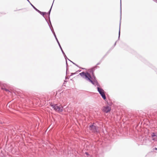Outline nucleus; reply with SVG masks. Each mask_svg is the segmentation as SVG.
Returning a JSON list of instances; mask_svg holds the SVG:
<instances>
[{"label":"nucleus","instance_id":"obj_1","mask_svg":"<svg viewBox=\"0 0 157 157\" xmlns=\"http://www.w3.org/2000/svg\"><path fill=\"white\" fill-rule=\"evenodd\" d=\"M91 74H93V70L92 69L88 71L87 72H82L79 73V75L83 78L86 80L91 82L94 85L95 82L92 80V78L91 76Z\"/></svg>","mask_w":157,"mask_h":157},{"label":"nucleus","instance_id":"obj_2","mask_svg":"<svg viewBox=\"0 0 157 157\" xmlns=\"http://www.w3.org/2000/svg\"><path fill=\"white\" fill-rule=\"evenodd\" d=\"M99 93L102 96L103 99L105 100L106 99V97L105 95V92L104 90L99 87Z\"/></svg>","mask_w":157,"mask_h":157},{"label":"nucleus","instance_id":"obj_3","mask_svg":"<svg viewBox=\"0 0 157 157\" xmlns=\"http://www.w3.org/2000/svg\"><path fill=\"white\" fill-rule=\"evenodd\" d=\"M111 109L110 107L107 105L104 106L103 109V111L104 112L107 113L109 112Z\"/></svg>","mask_w":157,"mask_h":157},{"label":"nucleus","instance_id":"obj_4","mask_svg":"<svg viewBox=\"0 0 157 157\" xmlns=\"http://www.w3.org/2000/svg\"><path fill=\"white\" fill-rule=\"evenodd\" d=\"M89 129L92 132L94 133L97 132L96 127L93 125L90 126Z\"/></svg>","mask_w":157,"mask_h":157},{"label":"nucleus","instance_id":"obj_5","mask_svg":"<svg viewBox=\"0 0 157 157\" xmlns=\"http://www.w3.org/2000/svg\"><path fill=\"white\" fill-rule=\"evenodd\" d=\"M55 110L56 112H60L63 111V107H59V106H56V108H55Z\"/></svg>","mask_w":157,"mask_h":157},{"label":"nucleus","instance_id":"obj_6","mask_svg":"<svg viewBox=\"0 0 157 157\" xmlns=\"http://www.w3.org/2000/svg\"><path fill=\"white\" fill-rule=\"evenodd\" d=\"M54 36L55 37V38H56V41H57L58 44V45H59V47H60V49H61V50L62 51V52L63 54H64V52L63 51V50L62 49V47H61V45H60V44H59V41H58L57 38V37H56V35L55 34V33L54 32Z\"/></svg>","mask_w":157,"mask_h":157},{"label":"nucleus","instance_id":"obj_7","mask_svg":"<svg viewBox=\"0 0 157 157\" xmlns=\"http://www.w3.org/2000/svg\"><path fill=\"white\" fill-rule=\"evenodd\" d=\"M37 12H38L39 13H40L41 15H42L44 18V15L45 14H48V13L46 12H42L40 10L37 11Z\"/></svg>","mask_w":157,"mask_h":157},{"label":"nucleus","instance_id":"obj_8","mask_svg":"<svg viewBox=\"0 0 157 157\" xmlns=\"http://www.w3.org/2000/svg\"><path fill=\"white\" fill-rule=\"evenodd\" d=\"M50 105L51 106H52V108L54 109L55 110V108H56V106H57V105L56 104H53L52 103H51L50 104Z\"/></svg>","mask_w":157,"mask_h":157},{"label":"nucleus","instance_id":"obj_9","mask_svg":"<svg viewBox=\"0 0 157 157\" xmlns=\"http://www.w3.org/2000/svg\"><path fill=\"white\" fill-rule=\"evenodd\" d=\"M30 5H31V6L33 7V8L37 12V11L39 10H38L31 3H30Z\"/></svg>","mask_w":157,"mask_h":157},{"label":"nucleus","instance_id":"obj_10","mask_svg":"<svg viewBox=\"0 0 157 157\" xmlns=\"http://www.w3.org/2000/svg\"><path fill=\"white\" fill-rule=\"evenodd\" d=\"M52 6H51L50 10H49V11L48 13V14H46L47 15H48V17H49V15H50V12H51V9H52Z\"/></svg>","mask_w":157,"mask_h":157},{"label":"nucleus","instance_id":"obj_11","mask_svg":"<svg viewBox=\"0 0 157 157\" xmlns=\"http://www.w3.org/2000/svg\"><path fill=\"white\" fill-rule=\"evenodd\" d=\"M155 136V133H152L151 134V136L152 137H153L154 136Z\"/></svg>","mask_w":157,"mask_h":157},{"label":"nucleus","instance_id":"obj_12","mask_svg":"<svg viewBox=\"0 0 157 157\" xmlns=\"http://www.w3.org/2000/svg\"><path fill=\"white\" fill-rule=\"evenodd\" d=\"M68 60L69 61H70L71 62H72L73 63V64H75V65H76V66H78V65H77L76 64H75V63H73V62H72V61H71L70 60H69V59H68Z\"/></svg>","mask_w":157,"mask_h":157},{"label":"nucleus","instance_id":"obj_13","mask_svg":"<svg viewBox=\"0 0 157 157\" xmlns=\"http://www.w3.org/2000/svg\"><path fill=\"white\" fill-rule=\"evenodd\" d=\"M65 59H66V65H67V61L66 60V59L67 58V57H65Z\"/></svg>","mask_w":157,"mask_h":157},{"label":"nucleus","instance_id":"obj_14","mask_svg":"<svg viewBox=\"0 0 157 157\" xmlns=\"http://www.w3.org/2000/svg\"><path fill=\"white\" fill-rule=\"evenodd\" d=\"M5 90L6 91H9V90L7 89H5Z\"/></svg>","mask_w":157,"mask_h":157},{"label":"nucleus","instance_id":"obj_15","mask_svg":"<svg viewBox=\"0 0 157 157\" xmlns=\"http://www.w3.org/2000/svg\"><path fill=\"white\" fill-rule=\"evenodd\" d=\"M85 154H86L87 155H89V154H88V152H86L85 153Z\"/></svg>","mask_w":157,"mask_h":157},{"label":"nucleus","instance_id":"obj_16","mask_svg":"<svg viewBox=\"0 0 157 157\" xmlns=\"http://www.w3.org/2000/svg\"><path fill=\"white\" fill-rule=\"evenodd\" d=\"M63 55L64 56V57H66V55H65V54L64 53V54H63Z\"/></svg>","mask_w":157,"mask_h":157},{"label":"nucleus","instance_id":"obj_17","mask_svg":"<svg viewBox=\"0 0 157 157\" xmlns=\"http://www.w3.org/2000/svg\"><path fill=\"white\" fill-rule=\"evenodd\" d=\"M97 90L98 91V86H97Z\"/></svg>","mask_w":157,"mask_h":157},{"label":"nucleus","instance_id":"obj_18","mask_svg":"<svg viewBox=\"0 0 157 157\" xmlns=\"http://www.w3.org/2000/svg\"><path fill=\"white\" fill-rule=\"evenodd\" d=\"M152 140H155V138H153V139H152Z\"/></svg>","mask_w":157,"mask_h":157},{"label":"nucleus","instance_id":"obj_19","mask_svg":"<svg viewBox=\"0 0 157 157\" xmlns=\"http://www.w3.org/2000/svg\"><path fill=\"white\" fill-rule=\"evenodd\" d=\"M155 150H157V148H155Z\"/></svg>","mask_w":157,"mask_h":157},{"label":"nucleus","instance_id":"obj_20","mask_svg":"<svg viewBox=\"0 0 157 157\" xmlns=\"http://www.w3.org/2000/svg\"><path fill=\"white\" fill-rule=\"evenodd\" d=\"M30 3L29 1V0H27Z\"/></svg>","mask_w":157,"mask_h":157},{"label":"nucleus","instance_id":"obj_21","mask_svg":"<svg viewBox=\"0 0 157 157\" xmlns=\"http://www.w3.org/2000/svg\"><path fill=\"white\" fill-rule=\"evenodd\" d=\"M72 74H74V75H75V73H72Z\"/></svg>","mask_w":157,"mask_h":157}]
</instances>
